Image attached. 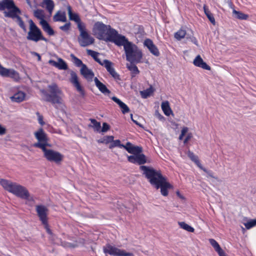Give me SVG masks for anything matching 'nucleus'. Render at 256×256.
<instances>
[{"label":"nucleus","mask_w":256,"mask_h":256,"mask_svg":"<svg viewBox=\"0 0 256 256\" xmlns=\"http://www.w3.org/2000/svg\"><path fill=\"white\" fill-rule=\"evenodd\" d=\"M51 94H48L44 90H42L43 94V100L52 102L56 108H62L64 106V94L58 86L54 83L48 86Z\"/></svg>","instance_id":"nucleus-3"},{"label":"nucleus","mask_w":256,"mask_h":256,"mask_svg":"<svg viewBox=\"0 0 256 256\" xmlns=\"http://www.w3.org/2000/svg\"><path fill=\"white\" fill-rule=\"evenodd\" d=\"M162 109L164 113L167 116H169L170 114H172V110L168 102L165 101L163 102L161 104Z\"/></svg>","instance_id":"nucleus-31"},{"label":"nucleus","mask_w":256,"mask_h":256,"mask_svg":"<svg viewBox=\"0 0 256 256\" xmlns=\"http://www.w3.org/2000/svg\"><path fill=\"white\" fill-rule=\"evenodd\" d=\"M176 194L178 196H179L180 198H184L182 196L179 192H176Z\"/></svg>","instance_id":"nucleus-58"},{"label":"nucleus","mask_w":256,"mask_h":256,"mask_svg":"<svg viewBox=\"0 0 256 256\" xmlns=\"http://www.w3.org/2000/svg\"><path fill=\"white\" fill-rule=\"evenodd\" d=\"M156 116L160 120H164V117L160 114L158 112H156Z\"/></svg>","instance_id":"nucleus-51"},{"label":"nucleus","mask_w":256,"mask_h":256,"mask_svg":"<svg viewBox=\"0 0 256 256\" xmlns=\"http://www.w3.org/2000/svg\"><path fill=\"white\" fill-rule=\"evenodd\" d=\"M122 46L124 47L126 60L130 63L141 62L143 54L137 46L126 38Z\"/></svg>","instance_id":"nucleus-4"},{"label":"nucleus","mask_w":256,"mask_h":256,"mask_svg":"<svg viewBox=\"0 0 256 256\" xmlns=\"http://www.w3.org/2000/svg\"><path fill=\"white\" fill-rule=\"evenodd\" d=\"M38 122H39V123L40 124H42V125L44 124V122L42 121V117H40V116L39 117V118H38Z\"/></svg>","instance_id":"nucleus-57"},{"label":"nucleus","mask_w":256,"mask_h":256,"mask_svg":"<svg viewBox=\"0 0 256 256\" xmlns=\"http://www.w3.org/2000/svg\"><path fill=\"white\" fill-rule=\"evenodd\" d=\"M187 154L190 158L192 161H193L198 168H200L206 173V176L208 178L212 179V182H214L213 180H216L218 182L220 181L218 177L214 176V172L212 171L208 170L202 166V164H200L198 160V157L194 155V154L192 152L188 150Z\"/></svg>","instance_id":"nucleus-13"},{"label":"nucleus","mask_w":256,"mask_h":256,"mask_svg":"<svg viewBox=\"0 0 256 256\" xmlns=\"http://www.w3.org/2000/svg\"><path fill=\"white\" fill-rule=\"evenodd\" d=\"M80 72V74L88 80H92L94 76V74L91 70L88 68L86 66V64L82 66Z\"/></svg>","instance_id":"nucleus-23"},{"label":"nucleus","mask_w":256,"mask_h":256,"mask_svg":"<svg viewBox=\"0 0 256 256\" xmlns=\"http://www.w3.org/2000/svg\"><path fill=\"white\" fill-rule=\"evenodd\" d=\"M71 24L70 22L66 23L64 26H60V28L65 32H68L70 28Z\"/></svg>","instance_id":"nucleus-46"},{"label":"nucleus","mask_w":256,"mask_h":256,"mask_svg":"<svg viewBox=\"0 0 256 256\" xmlns=\"http://www.w3.org/2000/svg\"><path fill=\"white\" fill-rule=\"evenodd\" d=\"M178 225L180 226L182 228V229H184V230H186V231H188V232H193L194 231V229L191 226H189L188 224H186L184 222H178Z\"/></svg>","instance_id":"nucleus-40"},{"label":"nucleus","mask_w":256,"mask_h":256,"mask_svg":"<svg viewBox=\"0 0 256 256\" xmlns=\"http://www.w3.org/2000/svg\"><path fill=\"white\" fill-rule=\"evenodd\" d=\"M110 130V126L106 122H104L102 124V127L100 130V132H106Z\"/></svg>","instance_id":"nucleus-50"},{"label":"nucleus","mask_w":256,"mask_h":256,"mask_svg":"<svg viewBox=\"0 0 256 256\" xmlns=\"http://www.w3.org/2000/svg\"><path fill=\"white\" fill-rule=\"evenodd\" d=\"M48 64L60 70H66L68 68L66 63L61 58H58V61L52 60H48Z\"/></svg>","instance_id":"nucleus-20"},{"label":"nucleus","mask_w":256,"mask_h":256,"mask_svg":"<svg viewBox=\"0 0 256 256\" xmlns=\"http://www.w3.org/2000/svg\"><path fill=\"white\" fill-rule=\"evenodd\" d=\"M104 252L112 256H134L132 253L128 252L124 250L120 249L114 246L106 244L103 248Z\"/></svg>","instance_id":"nucleus-11"},{"label":"nucleus","mask_w":256,"mask_h":256,"mask_svg":"<svg viewBox=\"0 0 256 256\" xmlns=\"http://www.w3.org/2000/svg\"><path fill=\"white\" fill-rule=\"evenodd\" d=\"M112 99L113 101H114L118 105L120 108H121L122 112L123 114H124L126 113H128L130 112V109L120 99H118L116 96L112 97Z\"/></svg>","instance_id":"nucleus-26"},{"label":"nucleus","mask_w":256,"mask_h":256,"mask_svg":"<svg viewBox=\"0 0 256 256\" xmlns=\"http://www.w3.org/2000/svg\"><path fill=\"white\" fill-rule=\"evenodd\" d=\"M154 92L153 88L150 86L148 88L141 92V95L143 98H147L150 96Z\"/></svg>","instance_id":"nucleus-41"},{"label":"nucleus","mask_w":256,"mask_h":256,"mask_svg":"<svg viewBox=\"0 0 256 256\" xmlns=\"http://www.w3.org/2000/svg\"><path fill=\"white\" fill-rule=\"evenodd\" d=\"M113 63L108 60H102V63L101 66H104L109 74L115 80H120V76L116 72L113 66Z\"/></svg>","instance_id":"nucleus-15"},{"label":"nucleus","mask_w":256,"mask_h":256,"mask_svg":"<svg viewBox=\"0 0 256 256\" xmlns=\"http://www.w3.org/2000/svg\"><path fill=\"white\" fill-rule=\"evenodd\" d=\"M2 76L10 77L14 81L18 82L20 79L19 74L13 69L6 68L4 73L1 75Z\"/></svg>","instance_id":"nucleus-21"},{"label":"nucleus","mask_w":256,"mask_h":256,"mask_svg":"<svg viewBox=\"0 0 256 256\" xmlns=\"http://www.w3.org/2000/svg\"><path fill=\"white\" fill-rule=\"evenodd\" d=\"M188 34L184 30L181 28L174 34V36L178 40H180L186 36V37Z\"/></svg>","instance_id":"nucleus-33"},{"label":"nucleus","mask_w":256,"mask_h":256,"mask_svg":"<svg viewBox=\"0 0 256 256\" xmlns=\"http://www.w3.org/2000/svg\"><path fill=\"white\" fill-rule=\"evenodd\" d=\"M5 68L3 67L1 64H0V75L1 76L2 73H4V70H6Z\"/></svg>","instance_id":"nucleus-56"},{"label":"nucleus","mask_w":256,"mask_h":256,"mask_svg":"<svg viewBox=\"0 0 256 256\" xmlns=\"http://www.w3.org/2000/svg\"><path fill=\"white\" fill-rule=\"evenodd\" d=\"M6 128L0 124V135H3L6 133Z\"/></svg>","instance_id":"nucleus-52"},{"label":"nucleus","mask_w":256,"mask_h":256,"mask_svg":"<svg viewBox=\"0 0 256 256\" xmlns=\"http://www.w3.org/2000/svg\"><path fill=\"white\" fill-rule=\"evenodd\" d=\"M192 138V134H188L186 137L185 138V139L184 140V144H186L188 142L191 138Z\"/></svg>","instance_id":"nucleus-53"},{"label":"nucleus","mask_w":256,"mask_h":256,"mask_svg":"<svg viewBox=\"0 0 256 256\" xmlns=\"http://www.w3.org/2000/svg\"><path fill=\"white\" fill-rule=\"evenodd\" d=\"M34 16L38 19L40 20V22L42 20H44V11L42 10H34Z\"/></svg>","instance_id":"nucleus-42"},{"label":"nucleus","mask_w":256,"mask_h":256,"mask_svg":"<svg viewBox=\"0 0 256 256\" xmlns=\"http://www.w3.org/2000/svg\"><path fill=\"white\" fill-rule=\"evenodd\" d=\"M134 63H130V64H127V68L132 72V76H135V75L138 74L140 72L138 67L134 64Z\"/></svg>","instance_id":"nucleus-37"},{"label":"nucleus","mask_w":256,"mask_h":256,"mask_svg":"<svg viewBox=\"0 0 256 256\" xmlns=\"http://www.w3.org/2000/svg\"><path fill=\"white\" fill-rule=\"evenodd\" d=\"M133 146L132 145V144L130 142H128L126 144V145H124V146H122V148H124L125 150H126V148H131L132 146Z\"/></svg>","instance_id":"nucleus-54"},{"label":"nucleus","mask_w":256,"mask_h":256,"mask_svg":"<svg viewBox=\"0 0 256 256\" xmlns=\"http://www.w3.org/2000/svg\"><path fill=\"white\" fill-rule=\"evenodd\" d=\"M256 225V219L252 220L244 224V226L247 229H250Z\"/></svg>","instance_id":"nucleus-45"},{"label":"nucleus","mask_w":256,"mask_h":256,"mask_svg":"<svg viewBox=\"0 0 256 256\" xmlns=\"http://www.w3.org/2000/svg\"><path fill=\"white\" fill-rule=\"evenodd\" d=\"M90 120L91 122V124L89 125V126L92 127L94 131L97 132H100V123L97 122L96 120L90 118Z\"/></svg>","instance_id":"nucleus-35"},{"label":"nucleus","mask_w":256,"mask_h":256,"mask_svg":"<svg viewBox=\"0 0 256 256\" xmlns=\"http://www.w3.org/2000/svg\"><path fill=\"white\" fill-rule=\"evenodd\" d=\"M114 138L113 136H105L102 140L100 141V142L104 143V144H108L110 142H112L113 141Z\"/></svg>","instance_id":"nucleus-47"},{"label":"nucleus","mask_w":256,"mask_h":256,"mask_svg":"<svg viewBox=\"0 0 256 256\" xmlns=\"http://www.w3.org/2000/svg\"><path fill=\"white\" fill-rule=\"evenodd\" d=\"M140 168L144 172V174L152 185L156 189L160 188V192L162 196H168V190L172 188V186L166 181V178L162 176L160 172L144 166H140Z\"/></svg>","instance_id":"nucleus-1"},{"label":"nucleus","mask_w":256,"mask_h":256,"mask_svg":"<svg viewBox=\"0 0 256 256\" xmlns=\"http://www.w3.org/2000/svg\"><path fill=\"white\" fill-rule=\"evenodd\" d=\"M36 56L38 58V60L40 61L41 60V57L39 54H36Z\"/></svg>","instance_id":"nucleus-59"},{"label":"nucleus","mask_w":256,"mask_h":256,"mask_svg":"<svg viewBox=\"0 0 256 256\" xmlns=\"http://www.w3.org/2000/svg\"><path fill=\"white\" fill-rule=\"evenodd\" d=\"M108 28H110L109 25H106L102 22H97L94 24L92 30L93 34L99 40H105L106 31Z\"/></svg>","instance_id":"nucleus-10"},{"label":"nucleus","mask_w":256,"mask_h":256,"mask_svg":"<svg viewBox=\"0 0 256 256\" xmlns=\"http://www.w3.org/2000/svg\"><path fill=\"white\" fill-rule=\"evenodd\" d=\"M43 4L46 5V10L51 14L54 6V2L52 0H44Z\"/></svg>","instance_id":"nucleus-34"},{"label":"nucleus","mask_w":256,"mask_h":256,"mask_svg":"<svg viewBox=\"0 0 256 256\" xmlns=\"http://www.w3.org/2000/svg\"><path fill=\"white\" fill-rule=\"evenodd\" d=\"M225 256H226L225 255Z\"/></svg>","instance_id":"nucleus-61"},{"label":"nucleus","mask_w":256,"mask_h":256,"mask_svg":"<svg viewBox=\"0 0 256 256\" xmlns=\"http://www.w3.org/2000/svg\"><path fill=\"white\" fill-rule=\"evenodd\" d=\"M54 22H66L67 20L66 14L64 12L58 11L53 16Z\"/></svg>","instance_id":"nucleus-27"},{"label":"nucleus","mask_w":256,"mask_h":256,"mask_svg":"<svg viewBox=\"0 0 256 256\" xmlns=\"http://www.w3.org/2000/svg\"><path fill=\"white\" fill-rule=\"evenodd\" d=\"M50 235V238L54 242V243L58 244H62L64 247H74L75 246L74 244L68 243V242H64L63 243V242L61 240L58 238L55 235H54L52 232H51V234H48Z\"/></svg>","instance_id":"nucleus-28"},{"label":"nucleus","mask_w":256,"mask_h":256,"mask_svg":"<svg viewBox=\"0 0 256 256\" xmlns=\"http://www.w3.org/2000/svg\"><path fill=\"white\" fill-rule=\"evenodd\" d=\"M42 150L44 152V158L50 162L58 163L61 162L64 158L63 155L60 152L51 149H48L47 147L44 148Z\"/></svg>","instance_id":"nucleus-12"},{"label":"nucleus","mask_w":256,"mask_h":256,"mask_svg":"<svg viewBox=\"0 0 256 256\" xmlns=\"http://www.w3.org/2000/svg\"><path fill=\"white\" fill-rule=\"evenodd\" d=\"M128 160L133 164H138L140 165L146 162V156L142 154L128 156Z\"/></svg>","instance_id":"nucleus-17"},{"label":"nucleus","mask_w":256,"mask_h":256,"mask_svg":"<svg viewBox=\"0 0 256 256\" xmlns=\"http://www.w3.org/2000/svg\"><path fill=\"white\" fill-rule=\"evenodd\" d=\"M193 64L195 66L201 68L204 70H210V67L203 60L200 55L196 57L194 60Z\"/></svg>","instance_id":"nucleus-24"},{"label":"nucleus","mask_w":256,"mask_h":256,"mask_svg":"<svg viewBox=\"0 0 256 256\" xmlns=\"http://www.w3.org/2000/svg\"><path fill=\"white\" fill-rule=\"evenodd\" d=\"M70 82L76 88V90L80 93V94L84 95V91L80 85L76 74L73 70H70Z\"/></svg>","instance_id":"nucleus-16"},{"label":"nucleus","mask_w":256,"mask_h":256,"mask_svg":"<svg viewBox=\"0 0 256 256\" xmlns=\"http://www.w3.org/2000/svg\"><path fill=\"white\" fill-rule=\"evenodd\" d=\"M4 15L6 17L10 18L14 20L18 26L24 31H26V26L20 16L21 14V11L17 7L13 0H2L0 2V11L4 10Z\"/></svg>","instance_id":"nucleus-2"},{"label":"nucleus","mask_w":256,"mask_h":256,"mask_svg":"<svg viewBox=\"0 0 256 256\" xmlns=\"http://www.w3.org/2000/svg\"><path fill=\"white\" fill-rule=\"evenodd\" d=\"M126 150L128 152L134 155L141 153L142 152V148L141 147L133 146L131 148H127Z\"/></svg>","instance_id":"nucleus-38"},{"label":"nucleus","mask_w":256,"mask_h":256,"mask_svg":"<svg viewBox=\"0 0 256 256\" xmlns=\"http://www.w3.org/2000/svg\"><path fill=\"white\" fill-rule=\"evenodd\" d=\"M26 94L21 90H18L12 96L10 97L12 102L20 103L26 100Z\"/></svg>","instance_id":"nucleus-22"},{"label":"nucleus","mask_w":256,"mask_h":256,"mask_svg":"<svg viewBox=\"0 0 256 256\" xmlns=\"http://www.w3.org/2000/svg\"><path fill=\"white\" fill-rule=\"evenodd\" d=\"M210 244L213 246L216 251L218 252L220 256H225V253L221 248L219 244L212 238L209 240Z\"/></svg>","instance_id":"nucleus-29"},{"label":"nucleus","mask_w":256,"mask_h":256,"mask_svg":"<svg viewBox=\"0 0 256 256\" xmlns=\"http://www.w3.org/2000/svg\"><path fill=\"white\" fill-rule=\"evenodd\" d=\"M131 119L133 121L134 123H135L136 125L140 127H142V126L137 121L133 119L132 114L130 115Z\"/></svg>","instance_id":"nucleus-55"},{"label":"nucleus","mask_w":256,"mask_h":256,"mask_svg":"<svg viewBox=\"0 0 256 256\" xmlns=\"http://www.w3.org/2000/svg\"><path fill=\"white\" fill-rule=\"evenodd\" d=\"M80 27L78 29L80 34L78 40L80 46L85 47L94 44V39L88 34L86 30V25Z\"/></svg>","instance_id":"nucleus-9"},{"label":"nucleus","mask_w":256,"mask_h":256,"mask_svg":"<svg viewBox=\"0 0 256 256\" xmlns=\"http://www.w3.org/2000/svg\"><path fill=\"white\" fill-rule=\"evenodd\" d=\"M232 14L236 18L240 20H246L248 17V15L244 14L240 11H237L235 10H233Z\"/></svg>","instance_id":"nucleus-39"},{"label":"nucleus","mask_w":256,"mask_h":256,"mask_svg":"<svg viewBox=\"0 0 256 256\" xmlns=\"http://www.w3.org/2000/svg\"><path fill=\"white\" fill-rule=\"evenodd\" d=\"M144 44L154 56H158L160 55V52L158 48L156 45L154 44V42L148 38L146 39L144 41Z\"/></svg>","instance_id":"nucleus-19"},{"label":"nucleus","mask_w":256,"mask_h":256,"mask_svg":"<svg viewBox=\"0 0 256 256\" xmlns=\"http://www.w3.org/2000/svg\"><path fill=\"white\" fill-rule=\"evenodd\" d=\"M34 135L38 140V142L34 144V147L40 148L41 150L46 147H51V145L48 144L47 136L42 128H40L38 131L34 132Z\"/></svg>","instance_id":"nucleus-8"},{"label":"nucleus","mask_w":256,"mask_h":256,"mask_svg":"<svg viewBox=\"0 0 256 256\" xmlns=\"http://www.w3.org/2000/svg\"><path fill=\"white\" fill-rule=\"evenodd\" d=\"M86 52L89 56H90L97 62L101 65V64L102 63V60H101L100 59L98 58V56L100 54L98 52L91 50H87Z\"/></svg>","instance_id":"nucleus-32"},{"label":"nucleus","mask_w":256,"mask_h":256,"mask_svg":"<svg viewBox=\"0 0 256 256\" xmlns=\"http://www.w3.org/2000/svg\"><path fill=\"white\" fill-rule=\"evenodd\" d=\"M30 30L28 32L26 38L28 40L38 42L40 40L46 41V40L42 36L40 30L38 28L32 20H29Z\"/></svg>","instance_id":"nucleus-6"},{"label":"nucleus","mask_w":256,"mask_h":256,"mask_svg":"<svg viewBox=\"0 0 256 256\" xmlns=\"http://www.w3.org/2000/svg\"><path fill=\"white\" fill-rule=\"evenodd\" d=\"M106 40L114 42L118 46H122V44L126 39V37L120 34L114 28H112L110 26L106 31Z\"/></svg>","instance_id":"nucleus-7"},{"label":"nucleus","mask_w":256,"mask_h":256,"mask_svg":"<svg viewBox=\"0 0 256 256\" xmlns=\"http://www.w3.org/2000/svg\"><path fill=\"white\" fill-rule=\"evenodd\" d=\"M94 82L96 86L102 93L106 95L110 94V90L108 89L106 86L101 82L96 77L94 78Z\"/></svg>","instance_id":"nucleus-25"},{"label":"nucleus","mask_w":256,"mask_h":256,"mask_svg":"<svg viewBox=\"0 0 256 256\" xmlns=\"http://www.w3.org/2000/svg\"><path fill=\"white\" fill-rule=\"evenodd\" d=\"M186 38L190 39L194 44L198 46V41L196 38L193 36L192 32H191V34H190L189 33L188 34Z\"/></svg>","instance_id":"nucleus-48"},{"label":"nucleus","mask_w":256,"mask_h":256,"mask_svg":"<svg viewBox=\"0 0 256 256\" xmlns=\"http://www.w3.org/2000/svg\"><path fill=\"white\" fill-rule=\"evenodd\" d=\"M0 184L5 190L22 199H28L30 196L27 189L16 182L5 179H0Z\"/></svg>","instance_id":"nucleus-5"},{"label":"nucleus","mask_w":256,"mask_h":256,"mask_svg":"<svg viewBox=\"0 0 256 256\" xmlns=\"http://www.w3.org/2000/svg\"><path fill=\"white\" fill-rule=\"evenodd\" d=\"M36 210L40 220L42 222V224H44L47 232L51 234V230L48 228V208L44 206H38L36 207Z\"/></svg>","instance_id":"nucleus-14"},{"label":"nucleus","mask_w":256,"mask_h":256,"mask_svg":"<svg viewBox=\"0 0 256 256\" xmlns=\"http://www.w3.org/2000/svg\"><path fill=\"white\" fill-rule=\"evenodd\" d=\"M66 7L70 20L75 22L77 24L78 28H79L80 26H85L84 24L81 22L79 16L77 14L72 13L71 6L68 4Z\"/></svg>","instance_id":"nucleus-18"},{"label":"nucleus","mask_w":256,"mask_h":256,"mask_svg":"<svg viewBox=\"0 0 256 256\" xmlns=\"http://www.w3.org/2000/svg\"><path fill=\"white\" fill-rule=\"evenodd\" d=\"M204 14L208 18V19L214 25L216 24V21H215V19L213 16V14L211 13L210 10H208V8H207L206 6H205V5L204 6Z\"/></svg>","instance_id":"nucleus-36"},{"label":"nucleus","mask_w":256,"mask_h":256,"mask_svg":"<svg viewBox=\"0 0 256 256\" xmlns=\"http://www.w3.org/2000/svg\"><path fill=\"white\" fill-rule=\"evenodd\" d=\"M32 54H34L35 56H36V54H38V53L36 52H33Z\"/></svg>","instance_id":"nucleus-60"},{"label":"nucleus","mask_w":256,"mask_h":256,"mask_svg":"<svg viewBox=\"0 0 256 256\" xmlns=\"http://www.w3.org/2000/svg\"><path fill=\"white\" fill-rule=\"evenodd\" d=\"M188 128L187 127H184L182 128V131H181V134L178 138L180 140H182L184 136L188 132Z\"/></svg>","instance_id":"nucleus-49"},{"label":"nucleus","mask_w":256,"mask_h":256,"mask_svg":"<svg viewBox=\"0 0 256 256\" xmlns=\"http://www.w3.org/2000/svg\"><path fill=\"white\" fill-rule=\"evenodd\" d=\"M116 146H118L120 148H122V146H124V144H120V141L118 140L112 141V144L110 145L109 148H112Z\"/></svg>","instance_id":"nucleus-44"},{"label":"nucleus","mask_w":256,"mask_h":256,"mask_svg":"<svg viewBox=\"0 0 256 256\" xmlns=\"http://www.w3.org/2000/svg\"><path fill=\"white\" fill-rule=\"evenodd\" d=\"M71 58H72L73 62L74 64L77 66H82V65H85L84 64H82V61L76 58V56H74V54H71Z\"/></svg>","instance_id":"nucleus-43"},{"label":"nucleus","mask_w":256,"mask_h":256,"mask_svg":"<svg viewBox=\"0 0 256 256\" xmlns=\"http://www.w3.org/2000/svg\"><path fill=\"white\" fill-rule=\"evenodd\" d=\"M40 24L42 26L44 30L48 33V34L50 36H52L54 34V30L50 26L46 20H42V22H40Z\"/></svg>","instance_id":"nucleus-30"}]
</instances>
